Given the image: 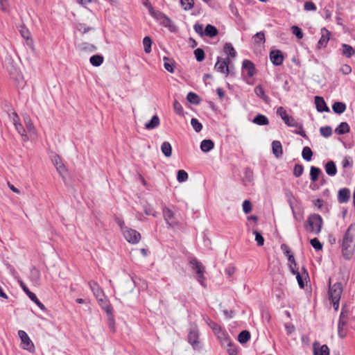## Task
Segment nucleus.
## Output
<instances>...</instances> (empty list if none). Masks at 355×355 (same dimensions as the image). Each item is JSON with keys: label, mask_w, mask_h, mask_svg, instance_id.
<instances>
[{"label": "nucleus", "mask_w": 355, "mask_h": 355, "mask_svg": "<svg viewBox=\"0 0 355 355\" xmlns=\"http://www.w3.org/2000/svg\"><path fill=\"white\" fill-rule=\"evenodd\" d=\"M188 265L196 275V279L204 288H207V278L205 277L206 267L194 255L189 254L187 257Z\"/></svg>", "instance_id": "nucleus-1"}, {"label": "nucleus", "mask_w": 355, "mask_h": 355, "mask_svg": "<svg viewBox=\"0 0 355 355\" xmlns=\"http://www.w3.org/2000/svg\"><path fill=\"white\" fill-rule=\"evenodd\" d=\"M329 290L328 296L329 300L332 302L335 311H338L340 304L341 295L343 291L342 283L336 282L331 285V278L329 279L328 282Z\"/></svg>", "instance_id": "nucleus-2"}, {"label": "nucleus", "mask_w": 355, "mask_h": 355, "mask_svg": "<svg viewBox=\"0 0 355 355\" xmlns=\"http://www.w3.org/2000/svg\"><path fill=\"white\" fill-rule=\"evenodd\" d=\"M206 322L212 329L214 334L217 337L223 347L230 345L231 339L225 329L214 321L211 320L209 318H207Z\"/></svg>", "instance_id": "nucleus-3"}, {"label": "nucleus", "mask_w": 355, "mask_h": 355, "mask_svg": "<svg viewBox=\"0 0 355 355\" xmlns=\"http://www.w3.org/2000/svg\"><path fill=\"white\" fill-rule=\"evenodd\" d=\"M162 214L164 219L169 227L174 230L184 231L186 230V223L176 220L174 212L170 208L164 207Z\"/></svg>", "instance_id": "nucleus-4"}, {"label": "nucleus", "mask_w": 355, "mask_h": 355, "mask_svg": "<svg viewBox=\"0 0 355 355\" xmlns=\"http://www.w3.org/2000/svg\"><path fill=\"white\" fill-rule=\"evenodd\" d=\"M323 224L322 217L318 214H312L309 216L304 227L306 231L314 234H319Z\"/></svg>", "instance_id": "nucleus-5"}, {"label": "nucleus", "mask_w": 355, "mask_h": 355, "mask_svg": "<svg viewBox=\"0 0 355 355\" xmlns=\"http://www.w3.org/2000/svg\"><path fill=\"white\" fill-rule=\"evenodd\" d=\"M200 331L196 324L190 325L188 333V343L192 346L194 349H200Z\"/></svg>", "instance_id": "nucleus-6"}, {"label": "nucleus", "mask_w": 355, "mask_h": 355, "mask_svg": "<svg viewBox=\"0 0 355 355\" xmlns=\"http://www.w3.org/2000/svg\"><path fill=\"white\" fill-rule=\"evenodd\" d=\"M152 17H153L160 25L168 28L171 31L174 29L175 26L171 19L161 11L157 10L153 13Z\"/></svg>", "instance_id": "nucleus-7"}, {"label": "nucleus", "mask_w": 355, "mask_h": 355, "mask_svg": "<svg viewBox=\"0 0 355 355\" xmlns=\"http://www.w3.org/2000/svg\"><path fill=\"white\" fill-rule=\"evenodd\" d=\"M18 336L21 341V348L29 352H34L35 345L26 332L23 330H19L18 331Z\"/></svg>", "instance_id": "nucleus-8"}, {"label": "nucleus", "mask_w": 355, "mask_h": 355, "mask_svg": "<svg viewBox=\"0 0 355 355\" xmlns=\"http://www.w3.org/2000/svg\"><path fill=\"white\" fill-rule=\"evenodd\" d=\"M96 300L101 308L107 313L108 320L113 322V308L108 298L104 295Z\"/></svg>", "instance_id": "nucleus-9"}, {"label": "nucleus", "mask_w": 355, "mask_h": 355, "mask_svg": "<svg viewBox=\"0 0 355 355\" xmlns=\"http://www.w3.org/2000/svg\"><path fill=\"white\" fill-rule=\"evenodd\" d=\"M122 231L125 239L128 243L136 244L139 241L141 236L137 231L128 227L122 228Z\"/></svg>", "instance_id": "nucleus-10"}, {"label": "nucleus", "mask_w": 355, "mask_h": 355, "mask_svg": "<svg viewBox=\"0 0 355 355\" xmlns=\"http://www.w3.org/2000/svg\"><path fill=\"white\" fill-rule=\"evenodd\" d=\"M245 72L248 75V78H245V83L249 85H253L254 83V79H251L257 73V71L255 68L254 64L250 60H245Z\"/></svg>", "instance_id": "nucleus-11"}, {"label": "nucleus", "mask_w": 355, "mask_h": 355, "mask_svg": "<svg viewBox=\"0 0 355 355\" xmlns=\"http://www.w3.org/2000/svg\"><path fill=\"white\" fill-rule=\"evenodd\" d=\"M231 61L227 60L225 58H222L218 57L217 62L215 64L214 69L218 72H220L223 74L227 75L229 73V64Z\"/></svg>", "instance_id": "nucleus-12"}, {"label": "nucleus", "mask_w": 355, "mask_h": 355, "mask_svg": "<svg viewBox=\"0 0 355 355\" xmlns=\"http://www.w3.org/2000/svg\"><path fill=\"white\" fill-rule=\"evenodd\" d=\"M88 286L91 289L93 295L96 299H98L101 297H104L105 293L100 285L94 280H90L88 282Z\"/></svg>", "instance_id": "nucleus-13"}, {"label": "nucleus", "mask_w": 355, "mask_h": 355, "mask_svg": "<svg viewBox=\"0 0 355 355\" xmlns=\"http://www.w3.org/2000/svg\"><path fill=\"white\" fill-rule=\"evenodd\" d=\"M270 59L274 65L279 66L284 62V55L280 50H273L270 53Z\"/></svg>", "instance_id": "nucleus-14"}, {"label": "nucleus", "mask_w": 355, "mask_h": 355, "mask_svg": "<svg viewBox=\"0 0 355 355\" xmlns=\"http://www.w3.org/2000/svg\"><path fill=\"white\" fill-rule=\"evenodd\" d=\"M313 355H329V348L327 345H320L315 341L313 344Z\"/></svg>", "instance_id": "nucleus-15"}, {"label": "nucleus", "mask_w": 355, "mask_h": 355, "mask_svg": "<svg viewBox=\"0 0 355 355\" xmlns=\"http://www.w3.org/2000/svg\"><path fill=\"white\" fill-rule=\"evenodd\" d=\"M330 37V32L325 28L321 29V37L318 43L319 49L324 48L327 46Z\"/></svg>", "instance_id": "nucleus-16"}, {"label": "nucleus", "mask_w": 355, "mask_h": 355, "mask_svg": "<svg viewBox=\"0 0 355 355\" xmlns=\"http://www.w3.org/2000/svg\"><path fill=\"white\" fill-rule=\"evenodd\" d=\"M223 53L227 56L225 59L231 61L236 55V51L231 43H225L223 46Z\"/></svg>", "instance_id": "nucleus-17"}, {"label": "nucleus", "mask_w": 355, "mask_h": 355, "mask_svg": "<svg viewBox=\"0 0 355 355\" xmlns=\"http://www.w3.org/2000/svg\"><path fill=\"white\" fill-rule=\"evenodd\" d=\"M341 53L347 58H351L352 56L355 57V48L349 44H343L340 48Z\"/></svg>", "instance_id": "nucleus-18"}, {"label": "nucleus", "mask_w": 355, "mask_h": 355, "mask_svg": "<svg viewBox=\"0 0 355 355\" xmlns=\"http://www.w3.org/2000/svg\"><path fill=\"white\" fill-rule=\"evenodd\" d=\"M315 104L317 110L319 112H329V109L327 107L324 98L321 96H315Z\"/></svg>", "instance_id": "nucleus-19"}, {"label": "nucleus", "mask_w": 355, "mask_h": 355, "mask_svg": "<svg viewBox=\"0 0 355 355\" xmlns=\"http://www.w3.org/2000/svg\"><path fill=\"white\" fill-rule=\"evenodd\" d=\"M51 160H52V162H53V165L56 168L58 172L60 175H62L64 174V173L65 172V166L62 164L61 158L60 157V156L58 155H54L52 157Z\"/></svg>", "instance_id": "nucleus-20"}, {"label": "nucleus", "mask_w": 355, "mask_h": 355, "mask_svg": "<svg viewBox=\"0 0 355 355\" xmlns=\"http://www.w3.org/2000/svg\"><path fill=\"white\" fill-rule=\"evenodd\" d=\"M350 198V190L347 188L340 189L338 191V200L340 203H346Z\"/></svg>", "instance_id": "nucleus-21"}, {"label": "nucleus", "mask_w": 355, "mask_h": 355, "mask_svg": "<svg viewBox=\"0 0 355 355\" xmlns=\"http://www.w3.org/2000/svg\"><path fill=\"white\" fill-rule=\"evenodd\" d=\"M254 93L257 97L261 98L265 103H269L270 101V98L265 93L263 87L259 85L254 88Z\"/></svg>", "instance_id": "nucleus-22"}, {"label": "nucleus", "mask_w": 355, "mask_h": 355, "mask_svg": "<svg viewBox=\"0 0 355 355\" xmlns=\"http://www.w3.org/2000/svg\"><path fill=\"white\" fill-rule=\"evenodd\" d=\"M325 171L329 176H334L337 173V168L334 161L330 160L325 164Z\"/></svg>", "instance_id": "nucleus-23"}, {"label": "nucleus", "mask_w": 355, "mask_h": 355, "mask_svg": "<svg viewBox=\"0 0 355 355\" xmlns=\"http://www.w3.org/2000/svg\"><path fill=\"white\" fill-rule=\"evenodd\" d=\"M354 247V245H343L342 252L343 256L345 259L349 260L352 257L355 251Z\"/></svg>", "instance_id": "nucleus-24"}, {"label": "nucleus", "mask_w": 355, "mask_h": 355, "mask_svg": "<svg viewBox=\"0 0 355 355\" xmlns=\"http://www.w3.org/2000/svg\"><path fill=\"white\" fill-rule=\"evenodd\" d=\"M347 324V321H341L338 320V334L339 338H344L347 336V329L345 327Z\"/></svg>", "instance_id": "nucleus-25"}, {"label": "nucleus", "mask_w": 355, "mask_h": 355, "mask_svg": "<svg viewBox=\"0 0 355 355\" xmlns=\"http://www.w3.org/2000/svg\"><path fill=\"white\" fill-rule=\"evenodd\" d=\"M282 250L283 253L287 257L288 263L294 264V266H297L293 253L291 252L288 245H282Z\"/></svg>", "instance_id": "nucleus-26"}, {"label": "nucleus", "mask_w": 355, "mask_h": 355, "mask_svg": "<svg viewBox=\"0 0 355 355\" xmlns=\"http://www.w3.org/2000/svg\"><path fill=\"white\" fill-rule=\"evenodd\" d=\"M272 149L274 155L279 158L282 155V146L281 143L279 141H273L272 142Z\"/></svg>", "instance_id": "nucleus-27"}, {"label": "nucleus", "mask_w": 355, "mask_h": 355, "mask_svg": "<svg viewBox=\"0 0 355 355\" xmlns=\"http://www.w3.org/2000/svg\"><path fill=\"white\" fill-rule=\"evenodd\" d=\"M160 121L157 115H154L152 119L145 124L147 130H153L159 125Z\"/></svg>", "instance_id": "nucleus-28"}, {"label": "nucleus", "mask_w": 355, "mask_h": 355, "mask_svg": "<svg viewBox=\"0 0 355 355\" xmlns=\"http://www.w3.org/2000/svg\"><path fill=\"white\" fill-rule=\"evenodd\" d=\"M214 147V142L210 139H204L201 141L200 149L204 153L209 152Z\"/></svg>", "instance_id": "nucleus-29"}, {"label": "nucleus", "mask_w": 355, "mask_h": 355, "mask_svg": "<svg viewBox=\"0 0 355 355\" xmlns=\"http://www.w3.org/2000/svg\"><path fill=\"white\" fill-rule=\"evenodd\" d=\"M252 122L259 125H264L268 124L269 120L265 115L259 114L254 118Z\"/></svg>", "instance_id": "nucleus-30"}, {"label": "nucleus", "mask_w": 355, "mask_h": 355, "mask_svg": "<svg viewBox=\"0 0 355 355\" xmlns=\"http://www.w3.org/2000/svg\"><path fill=\"white\" fill-rule=\"evenodd\" d=\"M350 130L349 125L346 122H342L340 125L336 128L335 132L338 135H343L349 132Z\"/></svg>", "instance_id": "nucleus-31"}, {"label": "nucleus", "mask_w": 355, "mask_h": 355, "mask_svg": "<svg viewBox=\"0 0 355 355\" xmlns=\"http://www.w3.org/2000/svg\"><path fill=\"white\" fill-rule=\"evenodd\" d=\"M334 112L336 114H340L346 110V105L342 102H335L332 105Z\"/></svg>", "instance_id": "nucleus-32"}, {"label": "nucleus", "mask_w": 355, "mask_h": 355, "mask_svg": "<svg viewBox=\"0 0 355 355\" xmlns=\"http://www.w3.org/2000/svg\"><path fill=\"white\" fill-rule=\"evenodd\" d=\"M355 234V225H350L345 235L344 241L346 243H352L354 241L352 239L353 235Z\"/></svg>", "instance_id": "nucleus-33"}, {"label": "nucleus", "mask_w": 355, "mask_h": 355, "mask_svg": "<svg viewBox=\"0 0 355 355\" xmlns=\"http://www.w3.org/2000/svg\"><path fill=\"white\" fill-rule=\"evenodd\" d=\"M161 150L166 157H170L172 153V147L171 144L168 141L163 142L161 146Z\"/></svg>", "instance_id": "nucleus-34"}, {"label": "nucleus", "mask_w": 355, "mask_h": 355, "mask_svg": "<svg viewBox=\"0 0 355 355\" xmlns=\"http://www.w3.org/2000/svg\"><path fill=\"white\" fill-rule=\"evenodd\" d=\"M218 34V30L217 28L211 25L207 24V26L205 28V35L207 36H209L210 37H213L216 36Z\"/></svg>", "instance_id": "nucleus-35"}, {"label": "nucleus", "mask_w": 355, "mask_h": 355, "mask_svg": "<svg viewBox=\"0 0 355 355\" xmlns=\"http://www.w3.org/2000/svg\"><path fill=\"white\" fill-rule=\"evenodd\" d=\"M321 173L320 168L311 166L310 169V178L312 182H316L318 179L319 175Z\"/></svg>", "instance_id": "nucleus-36"}, {"label": "nucleus", "mask_w": 355, "mask_h": 355, "mask_svg": "<svg viewBox=\"0 0 355 355\" xmlns=\"http://www.w3.org/2000/svg\"><path fill=\"white\" fill-rule=\"evenodd\" d=\"M103 57L100 55H92L90 59V63L94 67H99L103 62Z\"/></svg>", "instance_id": "nucleus-37"}, {"label": "nucleus", "mask_w": 355, "mask_h": 355, "mask_svg": "<svg viewBox=\"0 0 355 355\" xmlns=\"http://www.w3.org/2000/svg\"><path fill=\"white\" fill-rule=\"evenodd\" d=\"M302 156L303 159L307 162L311 160L313 156V152L309 146H305L302 149Z\"/></svg>", "instance_id": "nucleus-38"}, {"label": "nucleus", "mask_w": 355, "mask_h": 355, "mask_svg": "<svg viewBox=\"0 0 355 355\" xmlns=\"http://www.w3.org/2000/svg\"><path fill=\"white\" fill-rule=\"evenodd\" d=\"M18 282L19 283V285L22 290L25 292V293L28 295V297L30 298V300L32 301L34 300L36 297V295L31 292L28 288L25 285L24 282L22 280H19Z\"/></svg>", "instance_id": "nucleus-39"}, {"label": "nucleus", "mask_w": 355, "mask_h": 355, "mask_svg": "<svg viewBox=\"0 0 355 355\" xmlns=\"http://www.w3.org/2000/svg\"><path fill=\"white\" fill-rule=\"evenodd\" d=\"M143 45H144L145 53H150L152 50L151 49L152 40L149 36H146L143 39Z\"/></svg>", "instance_id": "nucleus-40"}, {"label": "nucleus", "mask_w": 355, "mask_h": 355, "mask_svg": "<svg viewBox=\"0 0 355 355\" xmlns=\"http://www.w3.org/2000/svg\"><path fill=\"white\" fill-rule=\"evenodd\" d=\"M182 8L186 10H190L193 8L194 1L193 0H180Z\"/></svg>", "instance_id": "nucleus-41"}, {"label": "nucleus", "mask_w": 355, "mask_h": 355, "mask_svg": "<svg viewBox=\"0 0 355 355\" xmlns=\"http://www.w3.org/2000/svg\"><path fill=\"white\" fill-rule=\"evenodd\" d=\"M286 197L287 198V201L289 204V206L293 211V214L295 215V209H294V200H295V198L293 194L291 191H287L286 193Z\"/></svg>", "instance_id": "nucleus-42"}, {"label": "nucleus", "mask_w": 355, "mask_h": 355, "mask_svg": "<svg viewBox=\"0 0 355 355\" xmlns=\"http://www.w3.org/2000/svg\"><path fill=\"white\" fill-rule=\"evenodd\" d=\"M191 125L196 132H200L202 129V123L196 118L191 119Z\"/></svg>", "instance_id": "nucleus-43"}, {"label": "nucleus", "mask_w": 355, "mask_h": 355, "mask_svg": "<svg viewBox=\"0 0 355 355\" xmlns=\"http://www.w3.org/2000/svg\"><path fill=\"white\" fill-rule=\"evenodd\" d=\"M188 179V173L184 170H179L177 173V180L179 182H183Z\"/></svg>", "instance_id": "nucleus-44"}, {"label": "nucleus", "mask_w": 355, "mask_h": 355, "mask_svg": "<svg viewBox=\"0 0 355 355\" xmlns=\"http://www.w3.org/2000/svg\"><path fill=\"white\" fill-rule=\"evenodd\" d=\"M320 132L325 138L329 137L332 134V129L330 126L321 127Z\"/></svg>", "instance_id": "nucleus-45"}, {"label": "nucleus", "mask_w": 355, "mask_h": 355, "mask_svg": "<svg viewBox=\"0 0 355 355\" xmlns=\"http://www.w3.org/2000/svg\"><path fill=\"white\" fill-rule=\"evenodd\" d=\"M173 105L174 111L177 114H178L180 116H182L184 114L183 107H182V105L177 100L174 101Z\"/></svg>", "instance_id": "nucleus-46"}, {"label": "nucleus", "mask_w": 355, "mask_h": 355, "mask_svg": "<svg viewBox=\"0 0 355 355\" xmlns=\"http://www.w3.org/2000/svg\"><path fill=\"white\" fill-rule=\"evenodd\" d=\"M24 123L26 127L29 132H35V127L31 121V118L28 116L24 117Z\"/></svg>", "instance_id": "nucleus-47"}, {"label": "nucleus", "mask_w": 355, "mask_h": 355, "mask_svg": "<svg viewBox=\"0 0 355 355\" xmlns=\"http://www.w3.org/2000/svg\"><path fill=\"white\" fill-rule=\"evenodd\" d=\"M187 99L188 100V101H189L191 103H193V104L199 103V97L196 94H195L193 92L188 93V94L187 96Z\"/></svg>", "instance_id": "nucleus-48"}, {"label": "nucleus", "mask_w": 355, "mask_h": 355, "mask_svg": "<svg viewBox=\"0 0 355 355\" xmlns=\"http://www.w3.org/2000/svg\"><path fill=\"white\" fill-rule=\"evenodd\" d=\"M194 55L196 60L198 62H202L205 59V52L200 48H198L194 51Z\"/></svg>", "instance_id": "nucleus-49"}, {"label": "nucleus", "mask_w": 355, "mask_h": 355, "mask_svg": "<svg viewBox=\"0 0 355 355\" xmlns=\"http://www.w3.org/2000/svg\"><path fill=\"white\" fill-rule=\"evenodd\" d=\"M284 121L289 127H298V123L292 116L288 115Z\"/></svg>", "instance_id": "nucleus-50"}, {"label": "nucleus", "mask_w": 355, "mask_h": 355, "mask_svg": "<svg viewBox=\"0 0 355 355\" xmlns=\"http://www.w3.org/2000/svg\"><path fill=\"white\" fill-rule=\"evenodd\" d=\"M15 129L16 130L19 132V134H20L22 137H24V141H27L28 139L27 135L25 134V130L23 127V125L19 123H16L15 124Z\"/></svg>", "instance_id": "nucleus-51"}, {"label": "nucleus", "mask_w": 355, "mask_h": 355, "mask_svg": "<svg viewBox=\"0 0 355 355\" xmlns=\"http://www.w3.org/2000/svg\"><path fill=\"white\" fill-rule=\"evenodd\" d=\"M19 32L22 37L26 40L27 44H29V40L31 37V33L25 27H21V29L19 30Z\"/></svg>", "instance_id": "nucleus-52"}, {"label": "nucleus", "mask_w": 355, "mask_h": 355, "mask_svg": "<svg viewBox=\"0 0 355 355\" xmlns=\"http://www.w3.org/2000/svg\"><path fill=\"white\" fill-rule=\"evenodd\" d=\"M304 171V167L301 164H295L294 168H293V175L298 178L301 176Z\"/></svg>", "instance_id": "nucleus-53"}, {"label": "nucleus", "mask_w": 355, "mask_h": 355, "mask_svg": "<svg viewBox=\"0 0 355 355\" xmlns=\"http://www.w3.org/2000/svg\"><path fill=\"white\" fill-rule=\"evenodd\" d=\"M292 33L295 35L298 39H302L303 37V33L300 28L297 26H293L291 28Z\"/></svg>", "instance_id": "nucleus-54"}, {"label": "nucleus", "mask_w": 355, "mask_h": 355, "mask_svg": "<svg viewBox=\"0 0 355 355\" xmlns=\"http://www.w3.org/2000/svg\"><path fill=\"white\" fill-rule=\"evenodd\" d=\"M142 4L148 10L149 14L152 16L157 10H155L148 0H141Z\"/></svg>", "instance_id": "nucleus-55"}, {"label": "nucleus", "mask_w": 355, "mask_h": 355, "mask_svg": "<svg viewBox=\"0 0 355 355\" xmlns=\"http://www.w3.org/2000/svg\"><path fill=\"white\" fill-rule=\"evenodd\" d=\"M225 347H227L229 355H237V348L233 345L232 341H230V345H225Z\"/></svg>", "instance_id": "nucleus-56"}, {"label": "nucleus", "mask_w": 355, "mask_h": 355, "mask_svg": "<svg viewBox=\"0 0 355 355\" xmlns=\"http://www.w3.org/2000/svg\"><path fill=\"white\" fill-rule=\"evenodd\" d=\"M254 42L256 43H263L265 42V35L263 32L257 33L254 36Z\"/></svg>", "instance_id": "nucleus-57"}, {"label": "nucleus", "mask_w": 355, "mask_h": 355, "mask_svg": "<svg viewBox=\"0 0 355 355\" xmlns=\"http://www.w3.org/2000/svg\"><path fill=\"white\" fill-rule=\"evenodd\" d=\"M0 8L2 12H9V3L8 0H0Z\"/></svg>", "instance_id": "nucleus-58"}, {"label": "nucleus", "mask_w": 355, "mask_h": 355, "mask_svg": "<svg viewBox=\"0 0 355 355\" xmlns=\"http://www.w3.org/2000/svg\"><path fill=\"white\" fill-rule=\"evenodd\" d=\"M163 60L164 61L165 69L171 73H173L174 71V69H173V64L168 62L169 58L167 57H164Z\"/></svg>", "instance_id": "nucleus-59"}, {"label": "nucleus", "mask_w": 355, "mask_h": 355, "mask_svg": "<svg viewBox=\"0 0 355 355\" xmlns=\"http://www.w3.org/2000/svg\"><path fill=\"white\" fill-rule=\"evenodd\" d=\"M340 71L344 75H348L352 72V67L349 64H343L340 68Z\"/></svg>", "instance_id": "nucleus-60"}, {"label": "nucleus", "mask_w": 355, "mask_h": 355, "mask_svg": "<svg viewBox=\"0 0 355 355\" xmlns=\"http://www.w3.org/2000/svg\"><path fill=\"white\" fill-rule=\"evenodd\" d=\"M277 114L279 116L283 121L288 116L283 107H279L277 108Z\"/></svg>", "instance_id": "nucleus-61"}, {"label": "nucleus", "mask_w": 355, "mask_h": 355, "mask_svg": "<svg viewBox=\"0 0 355 355\" xmlns=\"http://www.w3.org/2000/svg\"><path fill=\"white\" fill-rule=\"evenodd\" d=\"M304 8L306 11H315L316 6L312 1H306L304 3Z\"/></svg>", "instance_id": "nucleus-62"}, {"label": "nucleus", "mask_w": 355, "mask_h": 355, "mask_svg": "<svg viewBox=\"0 0 355 355\" xmlns=\"http://www.w3.org/2000/svg\"><path fill=\"white\" fill-rule=\"evenodd\" d=\"M349 311L347 310L345 307L342 308L341 313L339 316V320L341 321H347V318L348 317Z\"/></svg>", "instance_id": "nucleus-63"}, {"label": "nucleus", "mask_w": 355, "mask_h": 355, "mask_svg": "<svg viewBox=\"0 0 355 355\" xmlns=\"http://www.w3.org/2000/svg\"><path fill=\"white\" fill-rule=\"evenodd\" d=\"M195 31L200 35L205 34L204 26L201 24H196L193 26Z\"/></svg>", "instance_id": "nucleus-64"}]
</instances>
